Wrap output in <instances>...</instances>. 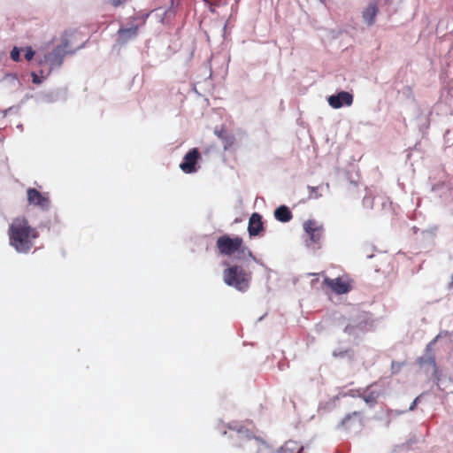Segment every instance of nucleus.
<instances>
[{
	"mask_svg": "<svg viewBox=\"0 0 453 453\" xmlns=\"http://www.w3.org/2000/svg\"><path fill=\"white\" fill-rule=\"evenodd\" d=\"M303 229L310 236L311 243L319 245L323 240L324 228L315 219H308L303 224Z\"/></svg>",
	"mask_w": 453,
	"mask_h": 453,
	"instance_id": "6",
	"label": "nucleus"
},
{
	"mask_svg": "<svg viewBox=\"0 0 453 453\" xmlns=\"http://www.w3.org/2000/svg\"><path fill=\"white\" fill-rule=\"evenodd\" d=\"M209 11H211V12H214L215 10H214V6L213 5H209Z\"/></svg>",
	"mask_w": 453,
	"mask_h": 453,
	"instance_id": "27",
	"label": "nucleus"
},
{
	"mask_svg": "<svg viewBox=\"0 0 453 453\" xmlns=\"http://www.w3.org/2000/svg\"><path fill=\"white\" fill-rule=\"evenodd\" d=\"M216 134L217 137L222 141L223 149H225V150H228L235 143V137L233 134L226 132L225 129L216 131Z\"/></svg>",
	"mask_w": 453,
	"mask_h": 453,
	"instance_id": "14",
	"label": "nucleus"
},
{
	"mask_svg": "<svg viewBox=\"0 0 453 453\" xmlns=\"http://www.w3.org/2000/svg\"><path fill=\"white\" fill-rule=\"evenodd\" d=\"M326 188L328 189L329 188V184L328 183H326Z\"/></svg>",
	"mask_w": 453,
	"mask_h": 453,
	"instance_id": "28",
	"label": "nucleus"
},
{
	"mask_svg": "<svg viewBox=\"0 0 453 453\" xmlns=\"http://www.w3.org/2000/svg\"><path fill=\"white\" fill-rule=\"evenodd\" d=\"M216 249L220 256L234 257L238 261L254 258L253 253L245 245L244 241L238 235L223 234L216 241Z\"/></svg>",
	"mask_w": 453,
	"mask_h": 453,
	"instance_id": "2",
	"label": "nucleus"
},
{
	"mask_svg": "<svg viewBox=\"0 0 453 453\" xmlns=\"http://www.w3.org/2000/svg\"><path fill=\"white\" fill-rule=\"evenodd\" d=\"M363 400H365V402H366V403H375V397H374V395H372V394H371V395H365V396H363Z\"/></svg>",
	"mask_w": 453,
	"mask_h": 453,
	"instance_id": "22",
	"label": "nucleus"
},
{
	"mask_svg": "<svg viewBox=\"0 0 453 453\" xmlns=\"http://www.w3.org/2000/svg\"><path fill=\"white\" fill-rule=\"evenodd\" d=\"M27 199H28L29 204L38 206L42 209L48 208L49 198L47 195L41 193L38 189L35 188H29L28 189H27Z\"/></svg>",
	"mask_w": 453,
	"mask_h": 453,
	"instance_id": "10",
	"label": "nucleus"
},
{
	"mask_svg": "<svg viewBox=\"0 0 453 453\" xmlns=\"http://www.w3.org/2000/svg\"><path fill=\"white\" fill-rule=\"evenodd\" d=\"M378 14V5L375 2L369 3L368 6L363 10L362 17L366 25L371 26L375 22V17Z\"/></svg>",
	"mask_w": 453,
	"mask_h": 453,
	"instance_id": "13",
	"label": "nucleus"
},
{
	"mask_svg": "<svg viewBox=\"0 0 453 453\" xmlns=\"http://www.w3.org/2000/svg\"><path fill=\"white\" fill-rule=\"evenodd\" d=\"M345 356L349 357V358H353V351L350 349L333 351V357L335 358H342Z\"/></svg>",
	"mask_w": 453,
	"mask_h": 453,
	"instance_id": "17",
	"label": "nucleus"
},
{
	"mask_svg": "<svg viewBox=\"0 0 453 453\" xmlns=\"http://www.w3.org/2000/svg\"><path fill=\"white\" fill-rule=\"evenodd\" d=\"M321 188V186L318 187H308V190H310V194H308V198L310 199H319L321 197V194L319 193V190Z\"/></svg>",
	"mask_w": 453,
	"mask_h": 453,
	"instance_id": "18",
	"label": "nucleus"
},
{
	"mask_svg": "<svg viewBox=\"0 0 453 453\" xmlns=\"http://www.w3.org/2000/svg\"><path fill=\"white\" fill-rule=\"evenodd\" d=\"M33 56H34L33 50L31 48H28V50H27L26 55H25L26 59L30 61L33 58Z\"/></svg>",
	"mask_w": 453,
	"mask_h": 453,
	"instance_id": "23",
	"label": "nucleus"
},
{
	"mask_svg": "<svg viewBox=\"0 0 453 453\" xmlns=\"http://www.w3.org/2000/svg\"><path fill=\"white\" fill-rule=\"evenodd\" d=\"M274 217L280 222H289L293 215H291L290 210L287 206L281 205L275 209Z\"/></svg>",
	"mask_w": 453,
	"mask_h": 453,
	"instance_id": "16",
	"label": "nucleus"
},
{
	"mask_svg": "<svg viewBox=\"0 0 453 453\" xmlns=\"http://www.w3.org/2000/svg\"><path fill=\"white\" fill-rule=\"evenodd\" d=\"M328 104L334 109L349 107L353 104V95L347 91H341L328 97Z\"/></svg>",
	"mask_w": 453,
	"mask_h": 453,
	"instance_id": "9",
	"label": "nucleus"
},
{
	"mask_svg": "<svg viewBox=\"0 0 453 453\" xmlns=\"http://www.w3.org/2000/svg\"><path fill=\"white\" fill-rule=\"evenodd\" d=\"M11 58L14 62H19V59H20V58L19 57V50L17 47H14L13 50H12Z\"/></svg>",
	"mask_w": 453,
	"mask_h": 453,
	"instance_id": "19",
	"label": "nucleus"
},
{
	"mask_svg": "<svg viewBox=\"0 0 453 453\" xmlns=\"http://www.w3.org/2000/svg\"><path fill=\"white\" fill-rule=\"evenodd\" d=\"M363 426V412L360 411H354L353 413L348 414L341 421V426L345 430H349L356 426Z\"/></svg>",
	"mask_w": 453,
	"mask_h": 453,
	"instance_id": "11",
	"label": "nucleus"
},
{
	"mask_svg": "<svg viewBox=\"0 0 453 453\" xmlns=\"http://www.w3.org/2000/svg\"><path fill=\"white\" fill-rule=\"evenodd\" d=\"M234 440L237 441V446L239 448H242L249 453L257 452L260 444L259 441L248 433L247 430H239L235 432Z\"/></svg>",
	"mask_w": 453,
	"mask_h": 453,
	"instance_id": "5",
	"label": "nucleus"
},
{
	"mask_svg": "<svg viewBox=\"0 0 453 453\" xmlns=\"http://www.w3.org/2000/svg\"><path fill=\"white\" fill-rule=\"evenodd\" d=\"M223 281L228 287L246 292L250 285L251 273L239 265H233L223 270Z\"/></svg>",
	"mask_w": 453,
	"mask_h": 453,
	"instance_id": "3",
	"label": "nucleus"
},
{
	"mask_svg": "<svg viewBox=\"0 0 453 453\" xmlns=\"http://www.w3.org/2000/svg\"><path fill=\"white\" fill-rule=\"evenodd\" d=\"M263 231V222L261 216L257 213L250 215V221H248V234L250 237L257 236Z\"/></svg>",
	"mask_w": 453,
	"mask_h": 453,
	"instance_id": "12",
	"label": "nucleus"
},
{
	"mask_svg": "<svg viewBox=\"0 0 453 453\" xmlns=\"http://www.w3.org/2000/svg\"><path fill=\"white\" fill-rule=\"evenodd\" d=\"M372 201H374V198L371 196H365L363 197V204L369 208H372Z\"/></svg>",
	"mask_w": 453,
	"mask_h": 453,
	"instance_id": "20",
	"label": "nucleus"
},
{
	"mask_svg": "<svg viewBox=\"0 0 453 453\" xmlns=\"http://www.w3.org/2000/svg\"><path fill=\"white\" fill-rule=\"evenodd\" d=\"M323 285L337 295H344L351 289L350 281L343 278L330 279L326 277L323 280Z\"/></svg>",
	"mask_w": 453,
	"mask_h": 453,
	"instance_id": "7",
	"label": "nucleus"
},
{
	"mask_svg": "<svg viewBox=\"0 0 453 453\" xmlns=\"http://www.w3.org/2000/svg\"><path fill=\"white\" fill-rule=\"evenodd\" d=\"M148 18V14L144 16H135L132 18L131 27L123 28L120 27L118 30V38L122 43L134 39L138 35V29L144 26L145 20Z\"/></svg>",
	"mask_w": 453,
	"mask_h": 453,
	"instance_id": "4",
	"label": "nucleus"
},
{
	"mask_svg": "<svg viewBox=\"0 0 453 453\" xmlns=\"http://www.w3.org/2000/svg\"><path fill=\"white\" fill-rule=\"evenodd\" d=\"M303 446L296 441H288L278 449L277 453H302Z\"/></svg>",
	"mask_w": 453,
	"mask_h": 453,
	"instance_id": "15",
	"label": "nucleus"
},
{
	"mask_svg": "<svg viewBox=\"0 0 453 453\" xmlns=\"http://www.w3.org/2000/svg\"><path fill=\"white\" fill-rule=\"evenodd\" d=\"M9 244L19 253H27L38 238V231L32 227L26 218L12 220L8 228Z\"/></svg>",
	"mask_w": 453,
	"mask_h": 453,
	"instance_id": "1",
	"label": "nucleus"
},
{
	"mask_svg": "<svg viewBox=\"0 0 453 453\" xmlns=\"http://www.w3.org/2000/svg\"><path fill=\"white\" fill-rule=\"evenodd\" d=\"M417 401H418V398L416 400H414L413 403H411V407H409V411H413L414 410L415 405L417 404Z\"/></svg>",
	"mask_w": 453,
	"mask_h": 453,
	"instance_id": "25",
	"label": "nucleus"
},
{
	"mask_svg": "<svg viewBox=\"0 0 453 453\" xmlns=\"http://www.w3.org/2000/svg\"><path fill=\"white\" fill-rule=\"evenodd\" d=\"M199 157V150H197L196 148L188 150L186 156L183 157V162L180 165V170L185 173H196V165Z\"/></svg>",
	"mask_w": 453,
	"mask_h": 453,
	"instance_id": "8",
	"label": "nucleus"
},
{
	"mask_svg": "<svg viewBox=\"0 0 453 453\" xmlns=\"http://www.w3.org/2000/svg\"><path fill=\"white\" fill-rule=\"evenodd\" d=\"M393 413H395V414H398V415H399V414H402V413H403V411H389V415H390V414H393Z\"/></svg>",
	"mask_w": 453,
	"mask_h": 453,
	"instance_id": "26",
	"label": "nucleus"
},
{
	"mask_svg": "<svg viewBox=\"0 0 453 453\" xmlns=\"http://www.w3.org/2000/svg\"><path fill=\"white\" fill-rule=\"evenodd\" d=\"M127 0H111V5L114 8L123 5Z\"/></svg>",
	"mask_w": 453,
	"mask_h": 453,
	"instance_id": "21",
	"label": "nucleus"
},
{
	"mask_svg": "<svg viewBox=\"0 0 453 453\" xmlns=\"http://www.w3.org/2000/svg\"><path fill=\"white\" fill-rule=\"evenodd\" d=\"M438 337L434 338V340L431 341L428 345H426V351L431 350V347L435 343Z\"/></svg>",
	"mask_w": 453,
	"mask_h": 453,
	"instance_id": "24",
	"label": "nucleus"
}]
</instances>
